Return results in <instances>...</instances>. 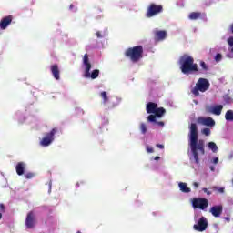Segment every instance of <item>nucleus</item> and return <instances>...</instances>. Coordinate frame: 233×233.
<instances>
[{
  "instance_id": "39",
  "label": "nucleus",
  "mask_w": 233,
  "mask_h": 233,
  "mask_svg": "<svg viewBox=\"0 0 233 233\" xmlns=\"http://www.w3.org/2000/svg\"><path fill=\"white\" fill-rule=\"evenodd\" d=\"M155 161H159L160 159H161V157H158V156H157V157H155Z\"/></svg>"
},
{
  "instance_id": "1",
  "label": "nucleus",
  "mask_w": 233,
  "mask_h": 233,
  "mask_svg": "<svg viewBox=\"0 0 233 233\" xmlns=\"http://www.w3.org/2000/svg\"><path fill=\"white\" fill-rule=\"evenodd\" d=\"M188 137H189V147H190V150L193 155L195 163L198 165L199 153L202 156H205V140L203 139L198 140V125L196 123H191V125L189 126Z\"/></svg>"
},
{
  "instance_id": "17",
  "label": "nucleus",
  "mask_w": 233,
  "mask_h": 233,
  "mask_svg": "<svg viewBox=\"0 0 233 233\" xmlns=\"http://www.w3.org/2000/svg\"><path fill=\"white\" fill-rule=\"evenodd\" d=\"M157 109V104L154 102H148L146 106V111L147 114H155Z\"/></svg>"
},
{
  "instance_id": "5",
  "label": "nucleus",
  "mask_w": 233,
  "mask_h": 233,
  "mask_svg": "<svg viewBox=\"0 0 233 233\" xmlns=\"http://www.w3.org/2000/svg\"><path fill=\"white\" fill-rule=\"evenodd\" d=\"M210 88V82L207 78H199L196 84V86L191 90V93L198 96L199 92H207Z\"/></svg>"
},
{
  "instance_id": "44",
  "label": "nucleus",
  "mask_w": 233,
  "mask_h": 233,
  "mask_svg": "<svg viewBox=\"0 0 233 233\" xmlns=\"http://www.w3.org/2000/svg\"><path fill=\"white\" fill-rule=\"evenodd\" d=\"M210 168H211V170L214 172V167H211Z\"/></svg>"
},
{
  "instance_id": "19",
  "label": "nucleus",
  "mask_w": 233,
  "mask_h": 233,
  "mask_svg": "<svg viewBox=\"0 0 233 233\" xmlns=\"http://www.w3.org/2000/svg\"><path fill=\"white\" fill-rule=\"evenodd\" d=\"M25 167H26V165L25 164V162H18L15 167L16 174L18 176H23V174H25Z\"/></svg>"
},
{
  "instance_id": "45",
  "label": "nucleus",
  "mask_w": 233,
  "mask_h": 233,
  "mask_svg": "<svg viewBox=\"0 0 233 233\" xmlns=\"http://www.w3.org/2000/svg\"><path fill=\"white\" fill-rule=\"evenodd\" d=\"M76 187H79V183L76 184Z\"/></svg>"
},
{
  "instance_id": "35",
  "label": "nucleus",
  "mask_w": 233,
  "mask_h": 233,
  "mask_svg": "<svg viewBox=\"0 0 233 233\" xmlns=\"http://www.w3.org/2000/svg\"><path fill=\"white\" fill-rule=\"evenodd\" d=\"M96 37H98V39H101V37H103V35H101V32L99 31L96 32Z\"/></svg>"
},
{
  "instance_id": "26",
  "label": "nucleus",
  "mask_w": 233,
  "mask_h": 233,
  "mask_svg": "<svg viewBox=\"0 0 233 233\" xmlns=\"http://www.w3.org/2000/svg\"><path fill=\"white\" fill-rule=\"evenodd\" d=\"M212 190H217L218 192H219V194H223L225 192V187H218L214 186L212 187Z\"/></svg>"
},
{
  "instance_id": "20",
  "label": "nucleus",
  "mask_w": 233,
  "mask_h": 233,
  "mask_svg": "<svg viewBox=\"0 0 233 233\" xmlns=\"http://www.w3.org/2000/svg\"><path fill=\"white\" fill-rule=\"evenodd\" d=\"M222 111H223V106L222 105L215 106L212 108V114H214L215 116H221Z\"/></svg>"
},
{
  "instance_id": "11",
  "label": "nucleus",
  "mask_w": 233,
  "mask_h": 233,
  "mask_svg": "<svg viewBox=\"0 0 233 233\" xmlns=\"http://www.w3.org/2000/svg\"><path fill=\"white\" fill-rule=\"evenodd\" d=\"M207 227H208V222L205 217H201L198 222L193 226L194 230L197 232H205L207 230Z\"/></svg>"
},
{
  "instance_id": "33",
  "label": "nucleus",
  "mask_w": 233,
  "mask_h": 233,
  "mask_svg": "<svg viewBox=\"0 0 233 233\" xmlns=\"http://www.w3.org/2000/svg\"><path fill=\"white\" fill-rule=\"evenodd\" d=\"M147 152L148 154H152V153H154V148L149 146H147Z\"/></svg>"
},
{
  "instance_id": "43",
  "label": "nucleus",
  "mask_w": 233,
  "mask_h": 233,
  "mask_svg": "<svg viewBox=\"0 0 233 233\" xmlns=\"http://www.w3.org/2000/svg\"><path fill=\"white\" fill-rule=\"evenodd\" d=\"M2 218H3V214L0 213V219H2Z\"/></svg>"
},
{
  "instance_id": "32",
  "label": "nucleus",
  "mask_w": 233,
  "mask_h": 233,
  "mask_svg": "<svg viewBox=\"0 0 233 233\" xmlns=\"http://www.w3.org/2000/svg\"><path fill=\"white\" fill-rule=\"evenodd\" d=\"M155 125H158V127H165V122L160 121L158 122L157 120H156V122H153Z\"/></svg>"
},
{
  "instance_id": "41",
  "label": "nucleus",
  "mask_w": 233,
  "mask_h": 233,
  "mask_svg": "<svg viewBox=\"0 0 233 233\" xmlns=\"http://www.w3.org/2000/svg\"><path fill=\"white\" fill-rule=\"evenodd\" d=\"M0 208H1V210H5V205L0 204Z\"/></svg>"
},
{
  "instance_id": "2",
  "label": "nucleus",
  "mask_w": 233,
  "mask_h": 233,
  "mask_svg": "<svg viewBox=\"0 0 233 233\" xmlns=\"http://www.w3.org/2000/svg\"><path fill=\"white\" fill-rule=\"evenodd\" d=\"M180 70L182 74L188 76L192 72H199L198 64L194 63V57L188 55H184L179 59Z\"/></svg>"
},
{
  "instance_id": "7",
  "label": "nucleus",
  "mask_w": 233,
  "mask_h": 233,
  "mask_svg": "<svg viewBox=\"0 0 233 233\" xmlns=\"http://www.w3.org/2000/svg\"><path fill=\"white\" fill-rule=\"evenodd\" d=\"M57 134V128H53L49 133H46L45 137L40 141V145L42 147H50L52 143L54 142V136Z\"/></svg>"
},
{
  "instance_id": "31",
  "label": "nucleus",
  "mask_w": 233,
  "mask_h": 233,
  "mask_svg": "<svg viewBox=\"0 0 233 233\" xmlns=\"http://www.w3.org/2000/svg\"><path fill=\"white\" fill-rule=\"evenodd\" d=\"M25 179H32L34 177V173H27L25 175Z\"/></svg>"
},
{
  "instance_id": "6",
  "label": "nucleus",
  "mask_w": 233,
  "mask_h": 233,
  "mask_svg": "<svg viewBox=\"0 0 233 233\" xmlns=\"http://www.w3.org/2000/svg\"><path fill=\"white\" fill-rule=\"evenodd\" d=\"M163 13V5H156L154 3L150 4L146 12V17L150 19L151 17H156V15H159V14Z\"/></svg>"
},
{
  "instance_id": "37",
  "label": "nucleus",
  "mask_w": 233,
  "mask_h": 233,
  "mask_svg": "<svg viewBox=\"0 0 233 233\" xmlns=\"http://www.w3.org/2000/svg\"><path fill=\"white\" fill-rule=\"evenodd\" d=\"M157 147L163 149L165 148V146H163V144H157Z\"/></svg>"
},
{
  "instance_id": "21",
  "label": "nucleus",
  "mask_w": 233,
  "mask_h": 233,
  "mask_svg": "<svg viewBox=\"0 0 233 233\" xmlns=\"http://www.w3.org/2000/svg\"><path fill=\"white\" fill-rule=\"evenodd\" d=\"M178 187H179L181 192H184L185 194H188V192L191 191L190 187H187V183H185V182H180L178 184Z\"/></svg>"
},
{
  "instance_id": "18",
  "label": "nucleus",
  "mask_w": 233,
  "mask_h": 233,
  "mask_svg": "<svg viewBox=\"0 0 233 233\" xmlns=\"http://www.w3.org/2000/svg\"><path fill=\"white\" fill-rule=\"evenodd\" d=\"M207 15L201 13V12H192L189 14V19L191 21H196L198 19H203Z\"/></svg>"
},
{
  "instance_id": "27",
  "label": "nucleus",
  "mask_w": 233,
  "mask_h": 233,
  "mask_svg": "<svg viewBox=\"0 0 233 233\" xmlns=\"http://www.w3.org/2000/svg\"><path fill=\"white\" fill-rule=\"evenodd\" d=\"M140 130H141L142 134H147V124L142 123L140 125Z\"/></svg>"
},
{
  "instance_id": "34",
  "label": "nucleus",
  "mask_w": 233,
  "mask_h": 233,
  "mask_svg": "<svg viewBox=\"0 0 233 233\" xmlns=\"http://www.w3.org/2000/svg\"><path fill=\"white\" fill-rule=\"evenodd\" d=\"M228 44L229 45V46H233V36L228 39Z\"/></svg>"
},
{
  "instance_id": "28",
  "label": "nucleus",
  "mask_w": 233,
  "mask_h": 233,
  "mask_svg": "<svg viewBox=\"0 0 233 233\" xmlns=\"http://www.w3.org/2000/svg\"><path fill=\"white\" fill-rule=\"evenodd\" d=\"M201 132L204 136H210V133H211L210 128H208V127L202 129Z\"/></svg>"
},
{
  "instance_id": "4",
  "label": "nucleus",
  "mask_w": 233,
  "mask_h": 233,
  "mask_svg": "<svg viewBox=\"0 0 233 233\" xmlns=\"http://www.w3.org/2000/svg\"><path fill=\"white\" fill-rule=\"evenodd\" d=\"M83 65L85 66L84 77L86 79H97L99 77V69L92 70V64L90 63V58H88V54H85L83 57Z\"/></svg>"
},
{
  "instance_id": "30",
  "label": "nucleus",
  "mask_w": 233,
  "mask_h": 233,
  "mask_svg": "<svg viewBox=\"0 0 233 233\" xmlns=\"http://www.w3.org/2000/svg\"><path fill=\"white\" fill-rule=\"evenodd\" d=\"M202 191H204V193L207 194V196L212 195V191L208 190V188H207V187H203Z\"/></svg>"
},
{
  "instance_id": "10",
  "label": "nucleus",
  "mask_w": 233,
  "mask_h": 233,
  "mask_svg": "<svg viewBox=\"0 0 233 233\" xmlns=\"http://www.w3.org/2000/svg\"><path fill=\"white\" fill-rule=\"evenodd\" d=\"M154 115H149L147 116V121L149 123H156V118H160L162 116H165L167 114V110L164 107H157Z\"/></svg>"
},
{
  "instance_id": "36",
  "label": "nucleus",
  "mask_w": 233,
  "mask_h": 233,
  "mask_svg": "<svg viewBox=\"0 0 233 233\" xmlns=\"http://www.w3.org/2000/svg\"><path fill=\"white\" fill-rule=\"evenodd\" d=\"M193 187H194V188H199V183L194 182Z\"/></svg>"
},
{
  "instance_id": "22",
  "label": "nucleus",
  "mask_w": 233,
  "mask_h": 233,
  "mask_svg": "<svg viewBox=\"0 0 233 233\" xmlns=\"http://www.w3.org/2000/svg\"><path fill=\"white\" fill-rule=\"evenodd\" d=\"M208 148H209V150H212L214 154L218 152V145H216L214 142L208 143Z\"/></svg>"
},
{
  "instance_id": "16",
  "label": "nucleus",
  "mask_w": 233,
  "mask_h": 233,
  "mask_svg": "<svg viewBox=\"0 0 233 233\" xmlns=\"http://www.w3.org/2000/svg\"><path fill=\"white\" fill-rule=\"evenodd\" d=\"M198 123H201V125H204L205 127H214V125H216V121H214L212 117H199Z\"/></svg>"
},
{
  "instance_id": "13",
  "label": "nucleus",
  "mask_w": 233,
  "mask_h": 233,
  "mask_svg": "<svg viewBox=\"0 0 233 233\" xmlns=\"http://www.w3.org/2000/svg\"><path fill=\"white\" fill-rule=\"evenodd\" d=\"M154 39L157 42L165 41V39H167V31L165 30L154 31Z\"/></svg>"
},
{
  "instance_id": "23",
  "label": "nucleus",
  "mask_w": 233,
  "mask_h": 233,
  "mask_svg": "<svg viewBox=\"0 0 233 233\" xmlns=\"http://www.w3.org/2000/svg\"><path fill=\"white\" fill-rule=\"evenodd\" d=\"M226 121H233V110H228L225 114Z\"/></svg>"
},
{
  "instance_id": "25",
  "label": "nucleus",
  "mask_w": 233,
  "mask_h": 233,
  "mask_svg": "<svg viewBox=\"0 0 233 233\" xmlns=\"http://www.w3.org/2000/svg\"><path fill=\"white\" fill-rule=\"evenodd\" d=\"M200 66L202 70H204L205 72H208V66L207 65V63H205V61H200Z\"/></svg>"
},
{
  "instance_id": "12",
  "label": "nucleus",
  "mask_w": 233,
  "mask_h": 233,
  "mask_svg": "<svg viewBox=\"0 0 233 233\" xmlns=\"http://www.w3.org/2000/svg\"><path fill=\"white\" fill-rule=\"evenodd\" d=\"M14 20L13 15H7L5 17H3L0 21V28L1 30H6L10 25H12V21Z\"/></svg>"
},
{
  "instance_id": "29",
  "label": "nucleus",
  "mask_w": 233,
  "mask_h": 233,
  "mask_svg": "<svg viewBox=\"0 0 233 233\" xmlns=\"http://www.w3.org/2000/svg\"><path fill=\"white\" fill-rule=\"evenodd\" d=\"M221 59H223V56H222L221 54L218 53V54L216 55V56H215V61H216L217 63H219V61H221Z\"/></svg>"
},
{
  "instance_id": "8",
  "label": "nucleus",
  "mask_w": 233,
  "mask_h": 233,
  "mask_svg": "<svg viewBox=\"0 0 233 233\" xmlns=\"http://www.w3.org/2000/svg\"><path fill=\"white\" fill-rule=\"evenodd\" d=\"M35 225H37V218H35V212L29 211L25 218V227L27 229H32L35 228Z\"/></svg>"
},
{
  "instance_id": "24",
  "label": "nucleus",
  "mask_w": 233,
  "mask_h": 233,
  "mask_svg": "<svg viewBox=\"0 0 233 233\" xmlns=\"http://www.w3.org/2000/svg\"><path fill=\"white\" fill-rule=\"evenodd\" d=\"M100 96L103 99V104L106 105V103H108V95L106 94V91L101 92Z\"/></svg>"
},
{
  "instance_id": "3",
  "label": "nucleus",
  "mask_w": 233,
  "mask_h": 233,
  "mask_svg": "<svg viewBox=\"0 0 233 233\" xmlns=\"http://www.w3.org/2000/svg\"><path fill=\"white\" fill-rule=\"evenodd\" d=\"M124 56L128 57L132 63H138L143 59V46H137L127 48Z\"/></svg>"
},
{
  "instance_id": "38",
  "label": "nucleus",
  "mask_w": 233,
  "mask_h": 233,
  "mask_svg": "<svg viewBox=\"0 0 233 233\" xmlns=\"http://www.w3.org/2000/svg\"><path fill=\"white\" fill-rule=\"evenodd\" d=\"M213 163H215V165H217V163H219V158L215 157Z\"/></svg>"
},
{
  "instance_id": "42",
  "label": "nucleus",
  "mask_w": 233,
  "mask_h": 233,
  "mask_svg": "<svg viewBox=\"0 0 233 233\" xmlns=\"http://www.w3.org/2000/svg\"><path fill=\"white\" fill-rule=\"evenodd\" d=\"M224 101L227 103V96H224Z\"/></svg>"
},
{
  "instance_id": "9",
  "label": "nucleus",
  "mask_w": 233,
  "mask_h": 233,
  "mask_svg": "<svg viewBox=\"0 0 233 233\" xmlns=\"http://www.w3.org/2000/svg\"><path fill=\"white\" fill-rule=\"evenodd\" d=\"M193 208H199L200 210H205L208 207V199L207 198H193L192 199Z\"/></svg>"
},
{
  "instance_id": "15",
  "label": "nucleus",
  "mask_w": 233,
  "mask_h": 233,
  "mask_svg": "<svg viewBox=\"0 0 233 233\" xmlns=\"http://www.w3.org/2000/svg\"><path fill=\"white\" fill-rule=\"evenodd\" d=\"M209 212L214 216V218H219V216L223 214V206H213Z\"/></svg>"
},
{
  "instance_id": "14",
  "label": "nucleus",
  "mask_w": 233,
  "mask_h": 233,
  "mask_svg": "<svg viewBox=\"0 0 233 233\" xmlns=\"http://www.w3.org/2000/svg\"><path fill=\"white\" fill-rule=\"evenodd\" d=\"M50 70H51V74L53 76V77L56 80L59 81V79H61V71L59 70V66H57L56 64L52 65L50 66Z\"/></svg>"
},
{
  "instance_id": "40",
  "label": "nucleus",
  "mask_w": 233,
  "mask_h": 233,
  "mask_svg": "<svg viewBox=\"0 0 233 233\" xmlns=\"http://www.w3.org/2000/svg\"><path fill=\"white\" fill-rule=\"evenodd\" d=\"M225 219H226V221H227L228 223H230V218L226 217Z\"/></svg>"
}]
</instances>
